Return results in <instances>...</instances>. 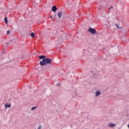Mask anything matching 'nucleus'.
I'll use <instances>...</instances> for the list:
<instances>
[{
    "label": "nucleus",
    "instance_id": "1",
    "mask_svg": "<svg viewBox=\"0 0 129 129\" xmlns=\"http://www.w3.org/2000/svg\"><path fill=\"white\" fill-rule=\"evenodd\" d=\"M52 63V59L51 58H45L43 59L42 61L40 62L41 66L46 65V64H51Z\"/></svg>",
    "mask_w": 129,
    "mask_h": 129
},
{
    "label": "nucleus",
    "instance_id": "2",
    "mask_svg": "<svg viewBox=\"0 0 129 129\" xmlns=\"http://www.w3.org/2000/svg\"><path fill=\"white\" fill-rule=\"evenodd\" d=\"M89 32H90V33H91V34H95V33H96V30L93 28H89L88 30Z\"/></svg>",
    "mask_w": 129,
    "mask_h": 129
},
{
    "label": "nucleus",
    "instance_id": "3",
    "mask_svg": "<svg viewBox=\"0 0 129 129\" xmlns=\"http://www.w3.org/2000/svg\"><path fill=\"white\" fill-rule=\"evenodd\" d=\"M116 124H113V123H109L108 125V127H114V126H115Z\"/></svg>",
    "mask_w": 129,
    "mask_h": 129
},
{
    "label": "nucleus",
    "instance_id": "4",
    "mask_svg": "<svg viewBox=\"0 0 129 129\" xmlns=\"http://www.w3.org/2000/svg\"><path fill=\"white\" fill-rule=\"evenodd\" d=\"M57 8L56 7V6H53L52 8V12H54V13H55V12H56V11H57Z\"/></svg>",
    "mask_w": 129,
    "mask_h": 129
},
{
    "label": "nucleus",
    "instance_id": "5",
    "mask_svg": "<svg viewBox=\"0 0 129 129\" xmlns=\"http://www.w3.org/2000/svg\"><path fill=\"white\" fill-rule=\"evenodd\" d=\"M5 108L7 109V108H8V107L9 108H10V107H11L12 106V105L11 104H9L8 103H6L5 104Z\"/></svg>",
    "mask_w": 129,
    "mask_h": 129
},
{
    "label": "nucleus",
    "instance_id": "6",
    "mask_svg": "<svg viewBox=\"0 0 129 129\" xmlns=\"http://www.w3.org/2000/svg\"><path fill=\"white\" fill-rule=\"evenodd\" d=\"M100 91H96V92H95V95L96 97L98 96L99 95H100Z\"/></svg>",
    "mask_w": 129,
    "mask_h": 129
},
{
    "label": "nucleus",
    "instance_id": "7",
    "mask_svg": "<svg viewBox=\"0 0 129 129\" xmlns=\"http://www.w3.org/2000/svg\"><path fill=\"white\" fill-rule=\"evenodd\" d=\"M62 16V12H58V17L59 19H61V17Z\"/></svg>",
    "mask_w": 129,
    "mask_h": 129
},
{
    "label": "nucleus",
    "instance_id": "8",
    "mask_svg": "<svg viewBox=\"0 0 129 129\" xmlns=\"http://www.w3.org/2000/svg\"><path fill=\"white\" fill-rule=\"evenodd\" d=\"M30 36H31L32 38H35V33L32 32V33L30 34Z\"/></svg>",
    "mask_w": 129,
    "mask_h": 129
},
{
    "label": "nucleus",
    "instance_id": "9",
    "mask_svg": "<svg viewBox=\"0 0 129 129\" xmlns=\"http://www.w3.org/2000/svg\"><path fill=\"white\" fill-rule=\"evenodd\" d=\"M36 108H38V107L37 106L32 107L31 109V110H34V109H36Z\"/></svg>",
    "mask_w": 129,
    "mask_h": 129
},
{
    "label": "nucleus",
    "instance_id": "10",
    "mask_svg": "<svg viewBox=\"0 0 129 129\" xmlns=\"http://www.w3.org/2000/svg\"><path fill=\"white\" fill-rule=\"evenodd\" d=\"M4 21L6 23V24L7 25V24H8V18H7V17H6L4 19Z\"/></svg>",
    "mask_w": 129,
    "mask_h": 129
},
{
    "label": "nucleus",
    "instance_id": "11",
    "mask_svg": "<svg viewBox=\"0 0 129 129\" xmlns=\"http://www.w3.org/2000/svg\"><path fill=\"white\" fill-rule=\"evenodd\" d=\"M44 58H45V56L44 55H41V56H39V59H44Z\"/></svg>",
    "mask_w": 129,
    "mask_h": 129
},
{
    "label": "nucleus",
    "instance_id": "12",
    "mask_svg": "<svg viewBox=\"0 0 129 129\" xmlns=\"http://www.w3.org/2000/svg\"><path fill=\"white\" fill-rule=\"evenodd\" d=\"M38 129H41L42 128V125H39L38 127H37Z\"/></svg>",
    "mask_w": 129,
    "mask_h": 129
},
{
    "label": "nucleus",
    "instance_id": "13",
    "mask_svg": "<svg viewBox=\"0 0 129 129\" xmlns=\"http://www.w3.org/2000/svg\"><path fill=\"white\" fill-rule=\"evenodd\" d=\"M115 26L118 29H119V26L118 24H116Z\"/></svg>",
    "mask_w": 129,
    "mask_h": 129
},
{
    "label": "nucleus",
    "instance_id": "14",
    "mask_svg": "<svg viewBox=\"0 0 129 129\" xmlns=\"http://www.w3.org/2000/svg\"><path fill=\"white\" fill-rule=\"evenodd\" d=\"M7 35H9V34H10V31H7Z\"/></svg>",
    "mask_w": 129,
    "mask_h": 129
},
{
    "label": "nucleus",
    "instance_id": "15",
    "mask_svg": "<svg viewBox=\"0 0 129 129\" xmlns=\"http://www.w3.org/2000/svg\"><path fill=\"white\" fill-rule=\"evenodd\" d=\"M111 9H113V7H110L109 10H110Z\"/></svg>",
    "mask_w": 129,
    "mask_h": 129
},
{
    "label": "nucleus",
    "instance_id": "16",
    "mask_svg": "<svg viewBox=\"0 0 129 129\" xmlns=\"http://www.w3.org/2000/svg\"><path fill=\"white\" fill-rule=\"evenodd\" d=\"M50 19H52V16L51 15L50 16Z\"/></svg>",
    "mask_w": 129,
    "mask_h": 129
},
{
    "label": "nucleus",
    "instance_id": "17",
    "mask_svg": "<svg viewBox=\"0 0 129 129\" xmlns=\"http://www.w3.org/2000/svg\"><path fill=\"white\" fill-rule=\"evenodd\" d=\"M127 126H128V128H129V124L127 125Z\"/></svg>",
    "mask_w": 129,
    "mask_h": 129
}]
</instances>
